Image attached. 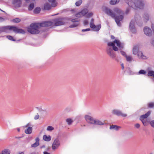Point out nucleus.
Returning a JSON list of instances; mask_svg holds the SVG:
<instances>
[{
    "label": "nucleus",
    "instance_id": "nucleus-55",
    "mask_svg": "<svg viewBox=\"0 0 154 154\" xmlns=\"http://www.w3.org/2000/svg\"><path fill=\"white\" fill-rule=\"evenodd\" d=\"M121 66H122V69H123L124 68V65L123 63H122L121 64Z\"/></svg>",
    "mask_w": 154,
    "mask_h": 154
},
{
    "label": "nucleus",
    "instance_id": "nucleus-33",
    "mask_svg": "<svg viewBox=\"0 0 154 154\" xmlns=\"http://www.w3.org/2000/svg\"><path fill=\"white\" fill-rule=\"evenodd\" d=\"M148 75L149 76H152L154 78V71H149L148 73Z\"/></svg>",
    "mask_w": 154,
    "mask_h": 154
},
{
    "label": "nucleus",
    "instance_id": "nucleus-54",
    "mask_svg": "<svg viewBox=\"0 0 154 154\" xmlns=\"http://www.w3.org/2000/svg\"><path fill=\"white\" fill-rule=\"evenodd\" d=\"M54 19H66V18H63V17H59L57 18Z\"/></svg>",
    "mask_w": 154,
    "mask_h": 154
},
{
    "label": "nucleus",
    "instance_id": "nucleus-39",
    "mask_svg": "<svg viewBox=\"0 0 154 154\" xmlns=\"http://www.w3.org/2000/svg\"><path fill=\"white\" fill-rule=\"evenodd\" d=\"M146 71L144 70H141L138 72V74H145L146 73Z\"/></svg>",
    "mask_w": 154,
    "mask_h": 154
},
{
    "label": "nucleus",
    "instance_id": "nucleus-50",
    "mask_svg": "<svg viewBox=\"0 0 154 154\" xmlns=\"http://www.w3.org/2000/svg\"><path fill=\"white\" fill-rule=\"evenodd\" d=\"M20 1V0H13L12 3L13 4H15L17 3Z\"/></svg>",
    "mask_w": 154,
    "mask_h": 154
},
{
    "label": "nucleus",
    "instance_id": "nucleus-41",
    "mask_svg": "<svg viewBox=\"0 0 154 154\" xmlns=\"http://www.w3.org/2000/svg\"><path fill=\"white\" fill-rule=\"evenodd\" d=\"M7 38L9 40H12L13 41H15V40L10 35H8L7 36Z\"/></svg>",
    "mask_w": 154,
    "mask_h": 154
},
{
    "label": "nucleus",
    "instance_id": "nucleus-27",
    "mask_svg": "<svg viewBox=\"0 0 154 154\" xmlns=\"http://www.w3.org/2000/svg\"><path fill=\"white\" fill-rule=\"evenodd\" d=\"M120 1V0H111L109 3L111 5H115L118 3Z\"/></svg>",
    "mask_w": 154,
    "mask_h": 154
},
{
    "label": "nucleus",
    "instance_id": "nucleus-57",
    "mask_svg": "<svg viewBox=\"0 0 154 154\" xmlns=\"http://www.w3.org/2000/svg\"><path fill=\"white\" fill-rule=\"evenodd\" d=\"M111 38L112 39H114L115 38V37L113 35H111Z\"/></svg>",
    "mask_w": 154,
    "mask_h": 154
},
{
    "label": "nucleus",
    "instance_id": "nucleus-12",
    "mask_svg": "<svg viewBox=\"0 0 154 154\" xmlns=\"http://www.w3.org/2000/svg\"><path fill=\"white\" fill-rule=\"evenodd\" d=\"M143 32L145 34L148 36H150L152 35V30L147 26H145L144 28Z\"/></svg>",
    "mask_w": 154,
    "mask_h": 154
},
{
    "label": "nucleus",
    "instance_id": "nucleus-14",
    "mask_svg": "<svg viewBox=\"0 0 154 154\" xmlns=\"http://www.w3.org/2000/svg\"><path fill=\"white\" fill-rule=\"evenodd\" d=\"M73 24L69 26L70 28H74L78 26L79 24V20H71Z\"/></svg>",
    "mask_w": 154,
    "mask_h": 154
},
{
    "label": "nucleus",
    "instance_id": "nucleus-22",
    "mask_svg": "<svg viewBox=\"0 0 154 154\" xmlns=\"http://www.w3.org/2000/svg\"><path fill=\"white\" fill-rule=\"evenodd\" d=\"M51 3V6L53 7H55L57 6V2L56 0H48Z\"/></svg>",
    "mask_w": 154,
    "mask_h": 154
},
{
    "label": "nucleus",
    "instance_id": "nucleus-58",
    "mask_svg": "<svg viewBox=\"0 0 154 154\" xmlns=\"http://www.w3.org/2000/svg\"><path fill=\"white\" fill-rule=\"evenodd\" d=\"M43 153L44 154H50V153H48L47 152H44Z\"/></svg>",
    "mask_w": 154,
    "mask_h": 154
},
{
    "label": "nucleus",
    "instance_id": "nucleus-17",
    "mask_svg": "<svg viewBox=\"0 0 154 154\" xmlns=\"http://www.w3.org/2000/svg\"><path fill=\"white\" fill-rule=\"evenodd\" d=\"M151 112L149 111L145 114L141 115L140 118V119H145L147 118L150 114Z\"/></svg>",
    "mask_w": 154,
    "mask_h": 154
},
{
    "label": "nucleus",
    "instance_id": "nucleus-38",
    "mask_svg": "<svg viewBox=\"0 0 154 154\" xmlns=\"http://www.w3.org/2000/svg\"><path fill=\"white\" fill-rule=\"evenodd\" d=\"M54 129V127L52 126H48L47 128V130L49 131H51Z\"/></svg>",
    "mask_w": 154,
    "mask_h": 154
},
{
    "label": "nucleus",
    "instance_id": "nucleus-30",
    "mask_svg": "<svg viewBox=\"0 0 154 154\" xmlns=\"http://www.w3.org/2000/svg\"><path fill=\"white\" fill-rule=\"evenodd\" d=\"M6 29H8V26L0 27V33L5 31V30Z\"/></svg>",
    "mask_w": 154,
    "mask_h": 154
},
{
    "label": "nucleus",
    "instance_id": "nucleus-37",
    "mask_svg": "<svg viewBox=\"0 0 154 154\" xmlns=\"http://www.w3.org/2000/svg\"><path fill=\"white\" fill-rule=\"evenodd\" d=\"M93 15V13L92 12L88 13L86 15V17L87 18H89L91 17Z\"/></svg>",
    "mask_w": 154,
    "mask_h": 154
},
{
    "label": "nucleus",
    "instance_id": "nucleus-13",
    "mask_svg": "<svg viewBox=\"0 0 154 154\" xmlns=\"http://www.w3.org/2000/svg\"><path fill=\"white\" fill-rule=\"evenodd\" d=\"M85 118L87 122L91 124H93L95 119H94L92 117L88 115H86L85 116Z\"/></svg>",
    "mask_w": 154,
    "mask_h": 154
},
{
    "label": "nucleus",
    "instance_id": "nucleus-4",
    "mask_svg": "<svg viewBox=\"0 0 154 154\" xmlns=\"http://www.w3.org/2000/svg\"><path fill=\"white\" fill-rule=\"evenodd\" d=\"M125 0L129 7L133 8L136 7L140 9H142L144 5L143 2L140 0H137V2H133L132 0Z\"/></svg>",
    "mask_w": 154,
    "mask_h": 154
},
{
    "label": "nucleus",
    "instance_id": "nucleus-34",
    "mask_svg": "<svg viewBox=\"0 0 154 154\" xmlns=\"http://www.w3.org/2000/svg\"><path fill=\"white\" fill-rule=\"evenodd\" d=\"M34 6V5L33 3L30 4L28 7V10L29 11H31L33 9Z\"/></svg>",
    "mask_w": 154,
    "mask_h": 154
},
{
    "label": "nucleus",
    "instance_id": "nucleus-7",
    "mask_svg": "<svg viewBox=\"0 0 154 154\" xmlns=\"http://www.w3.org/2000/svg\"><path fill=\"white\" fill-rule=\"evenodd\" d=\"M135 20H131L129 26L130 31L133 33H135L136 32V30L135 26L136 22Z\"/></svg>",
    "mask_w": 154,
    "mask_h": 154
},
{
    "label": "nucleus",
    "instance_id": "nucleus-53",
    "mask_svg": "<svg viewBox=\"0 0 154 154\" xmlns=\"http://www.w3.org/2000/svg\"><path fill=\"white\" fill-rule=\"evenodd\" d=\"M121 54L123 56H125V55H127L123 51H121Z\"/></svg>",
    "mask_w": 154,
    "mask_h": 154
},
{
    "label": "nucleus",
    "instance_id": "nucleus-47",
    "mask_svg": "<svg viewBox=\"0 0 154 154\" xmlns=\"http://www.w3.org/2000/svg\"><path fill=\"white\" fill-rule=\"evenodd\" d=\"M84 24L85 26L88 25V22L87 20H85L84 21Z\"/></svg>",
    "mask_w": 154,
    "mask_h": 154
},
{
    "label": "nucleus",
    "instance_id": "nucleus-18",
    "mask_svg": "<svg viewBox=\"0 0 154 154\" xmlns=\"http://www.w3.org/2000/svg\"><path fill=\"white\" fill-rule=\"evenodd\" d=\"M137 54L138 57L139 58L143 59H145L146 58V57L143 54L142 52L141 51H139Z\"/></svg>",
    "mask_w": 154,
    "mask_h": 154
},
{
    "label": "nucleus",
    "instance_id": "nucleus-60",
    "mask_svg": "<svg viewBox=\"0 0 154 154\" xmlns=\"http://www.w3.org/2000/svg\"><path fill=\"white\" fill-rule=\"evenodd\" d=\"M16 19V20H17V19H20L18 18H14V19Z\"/></svg>",
    "mask_w": 154,
    "mask_h": 154
},
{
    "label": "nucleus",
    "instance_id": "nucleus-49",
    "mask_svg": "<svg viewBox=\"0 0 154 154\" xmlns=\"http://www.w3.org/2000/svg\"><path fill=\"white\" fill-rule=\"evenodd\" d=\"M12 21L14 23H18L20 22V20H12Z\"/></svg>",
    "mask_w": 154,
    "mask_h": 154
},
{
    "label": "nucleus",
    "instance_id": "nucleus-1",
    "mask_svg": "<svg viewBox=\"0 0 154 154\" xmlns=\"http://www.w3.org/2000/svg\"><path fill=\"white\" fill-rule=\"evenodd\" d=\"M101 8L103 12L114 19H123L124 14L120 9L117 7L113 9L114 12L109 8L105 6H103Z\"/></svg>",
    "mask_w": 154,
    "mask_h": 154
},
{
    "label": "nucleus",
    "instance_id": "nucleus-29",
    "mask_svg": "<svg viewBox=\"0 0 154 154\" xmlns=\"http://www.w3.org/2000/svg\"><path fill=\"white\" fill-rule=\"evenodd\" d=\"M41 11V8L39 7H37L33 11L34 13L38 14L40 13Z\"/></svg>",
    "mask_w": 154,
    "mask_h": 154
},
{
    "label": "nucleus",
    "instance_id": "nucleus-35",
    "mask_svg": "<svg viewBox=\"0 0 154 154\" xmlns=\"http://www.w3.org/2000/svg\"><path fill=\"white\" fill-rule=\"evenodd\" d=\"M82 0H79L75 2V5L77 6H79L82 4Z\"/></svg>",
    "mask_w": 154,
    "mask_h": 154
},
{
    "label": "nucleus",
    "instance_id": "nucleus-24",
    "mask_svg": "<svg viewBox=\"0 0 154 154\" xmlns=\"http://www.w3.org/2000/svg\"><path fill=\"white\" fill-rule=\"evenodd\" d=\"M43 139L45 141H49L51 139V137L50 135L47 136L46 135H44L43 136Z\"/></svg>",
    "mask_w": 154,
    "mask_h": 154
},
{
    "label": "nucleus",
    "instance_id": "nucleus-32",
    "mask_svg": "<svg viewBox=\"0 0 154 154\" xmlns=\"http://www.w3.org/2000/svg\"><path fill=\"white\" fill-rule=\"evenodd\" d=\"M66 122L69 125H71L73 122V120L70 118H68L66 120Z\"/></svg>",
    "mask_w": 154,
    "mask_h": 154
},
{
    "label": "nucleus",
    "instance_id": "nucleus-2",
    "mask_svg": "<svg viewBox=\"0 0 154 154\" xmlns=\"http://www.w3.org/2000/svg\"><path fill=\"white\" fill-rule=\"evenodd\" d=\"M116 44L117 46L119 48H122L124 47V44L122 43L119 40L115 39L113 42H109L107 43L108 46L112 47V49L110 47L107 48L106 52L107 54L112 59H115L116 55L113 50L116 51L118 50V48L115 46V44Z\"/></svg>",
    "mask_w": 154,
    "mask_h": 154
},
{
    "label": "nucleus",
    "instance_id": "nucleus-25",
    "mask_svg": "<svg viewBox=\"0 0 154 154\" xmlns=\"http://www.w3.org/2000/svg\"><path fill=\"white\" fill-rule=\"evenodd\" d=\"M88 11L87 8H84L80 12L82 16H86V14L88 13Z\"/></svg>",
    "mask_w": 154,
    "mask_h": 154
},
{
    "label": "nucleus",
    "instance_id": "nucleus-10",
    "mask_svg": "<svg viewBox=\"0 0 154 154\" xmlns=\"http://www.w3.org/2000/svg\"><path fill=\"white\" fill-rule=\"evenodd\" d=\"M31 125L30 123H28L26 125L23 126V128H28L26 129L25 130V132L26 134H29L32 133V128L30 126Z\"/></svg>",
    "mask_w": 154,
    "mask_h": 154
},
{
    "label": "nucleus",
    "instance_id": "nucleus-63",
    "mask_svg": "<svg viewBox=\"0 0 154 154\" xmlns=\"http://www.w3.org/2000/svg\"><path fill=\"white\" fill-rule=\"evenodd\" d=\"M54 14V15H52V16H54V15H56L57 14Z\"/></svg>",
    "mask_w": 154,
    "mask_h": 154
},
{
    "label": "nucleus",
    "instance_id": "nucleus-62",
    "mask_svg": "<svg viewBox=\"0 0 154 154\" xmlns=\"http://www.w3.org/2000/svg\"><path fill=\"white\" fill-rule=\"evenodd\" d=\"M0 19H3V18L2 17H0Z\"/></svg>",
    "mask_w": 154,
    "mask_h": 154
},
{
    "label": "nucleus",
    "instance_id": "nucleus-19",
    "mask_svg": "<svg viewBox=\"0 0 154 154\" xmlns=\"http://www.w3.org/2000/svg\"><path fill=\"white\" fill-rule=\"evenodd\" d=\"M138 47L137 46H134L133 49V53L134 54L136 55L137 54L138 52Z\"/></svg>",
    "mask_w": 154,
    "mask_h": 154
},
{
    "label": "nucleus",
    "instance_id": "nucleus-52",
    "mask_svg": "<svg viewBox=\"0 0 154 154\" xmlns=\"http://www.w3.org/2000/svg\"><path fill=\"white\" fill-rule=\"evenodd\" d=\"M39 115L38 114L36 115L34 117V119L36 120L39 119Z\"/></svg>",
    "mask_w": 154,
    "mask_h": 154
},
{
    "label": "nucleus",
    "instance_id": "nucleus-3",
    "mask_svg": "<svg viewBox=\"0 0 154 154\" xmlns=\"http://www.w3.org/2000/svg\"><path fill=\"white\" fill-rule=\"evenodd\" d=\"M40 24L39 23H32L27 28V30L32 34H38L39 32V29L41 27Z\"/></svg>",
    "mask_w": 154,
    "mask_h": 154
},
{
    "label": "nucleus",
    "instance_id": "nucleus-20",
    "mask_svg": "<svg viewBox=\"0 0 154 154\" xmlns=\"http://www.w3.org/2000/svg\"><path fill=\"white\" fill-rule=\"evenodd\" d=\"M35 140L36 141L35 142L32 144V147H35L39 145V138L38 137H37L36 138Z\"/></svg>",
    "mask_w": 154,
    "mask_h": 154
},
{
    "label": "nucleus",
    "instance_id": "nucleus-42",
    "mask_svg": "<svg viewBox=\"0 0 154 154\" xmlns=\"http://www.w3.org/2000/svg\"><path fill=\"white\" fill-rule=\"evenodd\" d=\"M130 11V10L129 8H128L126 9L125 13H124L123 11H122L124 14V16L125 15V14L127 15L129 12Z\"/></svg>",
    "mask_w": 154,
    "mask_h": 154
},
{
    "label": "nucleus",
    "instance_id": "nucleus-56",
    "mask_svg": "<svg viewBox=\"0 0 154 154\" xmlns=\"http://www.w3.org/2000/svg\"><path fill=\"white\" fill-rule=\"evenodd\" d=\"M151 43L154 46V40H152L151 42Z\"/></svg>",
    "mask_w": 154,
    "mask_h": 154
},
{
    "label": "nucleus",
    "instance_id": "nucleus-64",
    "mask_svg": "<svg viewBox=\"0 0 154 154\" xmlns=\"http://www.w3.org/2000/svg\"><path fill=\"white\" fill-rule=\"evenodd\" d=\"M0 10L1 11H3L2 10V9H1L0 8Z\"/></svg>",
    "mask_w": 154,
    "mask_h": 154
},
{
    "label": "nucleus",
    "instance_id": "nucleus-5",
    "mask_svg": "<svg viewBox=\"0 0 154 154\" xmlns=\"http://www.w3.org/2000/svg\"><path fill=\"white\" fill-rule=\"evenodd\" d=\"M8 29L12 30L16 33L24 34L25 33V31L23 29H19L17 27L14 26H8Z\"/></svg>",
    "mask_w": 154,
    "mask_h": 154
},
{
    "label": "nucleus",
    "instance_id": "nucleus-11",
    "mask_svg": "<svg viewBox=\"0 0 154 154\" xmlns=\"http://www.w3.org/2000/svg\"><path fill=\"white\" fill-rule=\"evenodd\" d=\"M112 113L117 116H121L122 117H126L127 116L126 114H124L120 110L114 109L112 110Z\"/></svg>",
    "mask_w": 154,
    "mask_h": 154
},
{
    "label": "nucleus",
    "instance_id": "nucleus-40",
    "mask_svg": "<svg viewBox=\"0 0 154 154\" xmlns=\"http://www.w3.org/2000/svg\"><path fill=\"white\" fill-rule=\"evenodd\" d=\"M75 16L77 17H83L80 12L76 14Z\"/></svg>",
    "mask_w": 154,
    "mask_h": 154
},
{
    "label": "nucleus",
    "instance_id": "nucleus-21",
    "mask_svg": "<svg viewBox=\"0 0 154 154\" xmlns=\"http://www.w3.org/2000/svg\"><path fill=\"white\" fill-rule=\"evenodd\" d=\"M51 8V6L48 3H46L44 5V8L46 10H49Z\"/></svg>",
    "mask_w": 154,
    "mask_h": 154
},
{
    "label": "nucleus",
    "instance_id": "nucleus-59",
    "mask_svg": "<svg viewBox=\"0 0 154 154\" xmlns=\"http://www.w3.org/2000/svg\"><path fill=\"white\" fill-rule=\"evenodd\" d=\"M17 130L19 132L20 131V129L19 128H18Z\"/></svg>",
    "mask_w": 154,
    "mask_h": 154
},
{
    "label": "nucleus",
    "instance_id": "nucleus-43",
    "mask_svg": "<svg viewBox=\"0 0 154 154\" xmlns=\"http://www.w3.org/2000/svg\"><path fill=\"white\" fill-rule=\"evenodd\" d=\"M149 124L151 126L154 128V120H152L149 122Z\"/></svg>",
    "mask_w": 154,
    "mask_h": 154
},
{
    "label": "nucleus",
    "instance_id": "nucleus-9",
    "mask_svg": "<svg viewBox=\"0 0 154 154\" xmlns=\"http://www.w3.org/2000/svg\"><path fill=\"white\" fill-rule=\"evenodd\" d=\"M90 27L91 28L93 29L94 31H98L101 28L100 24L96 26L94 23V20H91L90 23Z\"/></svg>",
    "mask_w": 154,
    "mask_h": 154
},
{
    "label": "nucleus",
    "instance_id": "nucleus-23",
    "mask_svg": "<svg viewBox=\"0 0 154 154\" xmlns=\"http://www.w3.org/2000/svg\"><path fill=\"white\" fill-rule=\"evenodd\" d=\"M11 153L10 150L8 149H5L3 150L0 154H10Z\"/></svg>",
    "mask_w": 154,
    "mask_h": 154
},
{
    "label": "nucleus",
    "instance_id": "nucleus-48",
    "mask_svg": "<svg viewBox=\"0 0 154 154\" xmlns=\"http://www.w3.org/2000/svg\"><path fill=\"white\" fill-rule=\"evenodd\" d=\"M140 126V124L138 123H137L134 125L135 127L137 128H139Z\"/></svg>",
    "mask_w": 154,
    "mask_h": 154
},
{
    "label": "nucleus",
    "instance_id": "nucleus-26",
    "mask_svg": "<svg viewBox=\"0 0 154 154\" xmlns=\"http://www.w3.org/2000/svg\"><path fill=\"white\" fill-rule=\"evenodd\" d=\"M119 128H120V127L117 125H112L110 126L109 128L111 130L114 129L116 131H118L119 130Z\"/></svg>",
    "mask_w": 154,
    "mask_h": 154
},
{
    "label": "nucleus",
    "instance_id": "nucleus-51",
    "mask_svg": "<svg viewBox=\"0 0 154 154\" xmlns=\"http://www.w3.org/2000/svg\"><path fill=\"white\" fill-rule=\"evenodd\" d=\"M90 30H91V29L90 28H88V29H82V32H86V31H89Z\"/></svg>",
    "mask_w": 154,
    "mask_h": 154
},
{
    "label": "nucleus",
    "instance_id": "nucleus-16",
    "mask_svg": "<svg viewBox=\"0 0 154 154\" xmlns=\"http://www.w3.org/2000/svg\"><path fill=\"white\" fill-rule=\"evenodd\" d=\"M104 124V122L103 121H101L97 119H94L93 124L97 125H103Z\"/></svg>",
    "mask_w": 154,
    "mask_h": 154
},
{
    "label": "nucleus",
    "instance_id": "nucleus-15",
    "mask_svg": "<svg viewBox=\"0 0 154 154\" xmlns=\"http://www.w3.org/2000/svg\"><path fill=\"white\" fill-rule=\"evenodd\" d=\"M57 21H54V26H59L62 25L64 24V23L63 21V20H57Z\"/></svg>",
    "mask_w": 154,
    "mask_h": 154
},
{
    "label": "nucleus",
    "instance_id": "nucleus-6",
    "mask_svg": "<svg viewBox=\"0 0 154 154\" xmlns=\"http://www.w3.org/2000/svg\"><path fill=\"white\" fill-rule=\"evenodd\" d=\"M41 27H49L53 28L54 27V23L50 20L46 21L44 22L40 23Z\"/></svg>",
    "mask_w": 154,
    "mask_h": 154
},
{
    "label": "nucleus",
    "instance_id": "nucleus-28",
    "mask_svg": "<svg viewBox=\"0 0 154 154\" xmlns=\"http://www.w3.org/2000/svg\"><path fill=\"white\" fill-rule=\"evenodd\" d=\"M122 20H115L117 26L119 27L121 26L122 23L123 22Z\"/></svg>",
    "mask_w": 154,
    "mask_h": 154
},
{
    "label": "nucleus",
    "instance_id": "nucleus-44",
    "mask_svg": "<svg viewBox=\"0 0 154 154\" xmlns=\"http://www.w3.org/2000/svg\"><path fill=\"white\" fill-rule=\"evenodd\" d=\"M140 121L142 122L144 126L147 125V122L144 119H140Z\"/></svg>",
    "mask_w": 154,
    "mask_h": 154
},
{
    "label": "nucleus",
    "instance_id": "nucleus-46",
    "mask_svg": "<svg viewBox=\"0 0 154 154\" xmlns=\"http://www.w3.org/2000/svg\"><path fill=\"white\" fill-rule=\"evenodd\" d=\"M137 24L139 26H141L143 25V23L141 21H137Z\"/></svg>",
    "mask_w": 154,
    "mask_h": 154
},
{
    "label": "nucleus",
    "instance_id": "nucleus-61",
    "mask_svg": "<svg viewBox=\"0 0 154 154\" xmlns=\"http://www.w3.org/2000/svg\"><path fill=\"white\" fill-rule=\"evenodd\" d=\"M30 0H26V2H28L30 1Z\"/></svg>",
    "mask_w": 154,
    "mask_h": 154
},
{
    "label": "nucleus",
    "instance_id": "nucleus-45",
    "mask_svg": "<svg viewBox=\"0 0 154 154\" xmlns=\"http://www.w3.org/2000/svg\"><path fill=\"white\" fill-rule=\"evenodd\" d=\"M148 106L150 108H152L154 107V103H151L149 104Z\"/></svg>",
    "mask_w": 154,
    "mask_h": 154
},
{
    "label": "nucleus",
    "instance_id": "nucleus-36",
    "mask_svg": "<svg viewBox=\"0 0 154 154\" xmlns=\"http://www.w3.org/2000/svg\"><path fill=\"white\" fill-rule=\"evenodd\" d=\"M143 17L144 19H149V17L147 13H145L143 16Z\"/></svg>",
    "mask_w": 154,
    "mask_h": 154
},
{
    "label": "nucleus",
    "instance_id": "nucleus-8",
    "mask_svg": "<svg viewBox=\"0 0 154 154\" xmlns=\"http://www.w3.org/2000/svg\"><path fill=\"white\" fill-rule=\"evenodd\" d=\"M60 142L59 139L57 138H56L52 143V149L53 150L57 149L60 146Z\"/></svg>",
    "mask_w": 154,
    "mask_h": 154
},
{
    "label": "nucleus",
    "instance_id": "nucleus-31",
    "mask_svg": "<svg viewBox=\"0 0 154 154\" xmlns=\"http://www.w3.org/2000/svg\"><path fill=\"white\" fill-rule=\"evenodd\" d=\"M125 57L126 60L129 62H131L133 60V59L130 56L125 55Z\"/></svg>",
    "mask_w": 154,
    "mask_h": 154
}]
</instances>
